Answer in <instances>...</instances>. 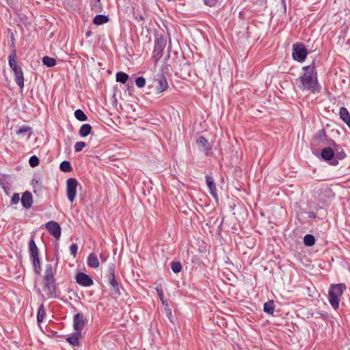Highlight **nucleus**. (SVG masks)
Wrapping results in <instances>:
<instances>
[{
    "label": "nucleus",
    "instance_id": "obj_42",
    "mask_svg": "<svg viewBox=\"0 0 350 350\" xmlns=\"http://www.w3.org/2000/svg\"><path fill=\"white\" fill-rule=\"evenodd\" d=\"M308 217L310 218H316L317 217V215L313 211H310L308 213Z\"/></svg>",
    "mask_w": 350,
    "mask_h": 350
},
{
    "label": "nucleus",
    "instance_id": "obj_25",
    "mask_svg": "<svg viewBox=\"0 0 350 350\" xmlns=\"http://www.w3.org/2000/svg\"><path fill=\"white\" fill-rule=\"evenodd\" d=\"M275 304L273 301H269L264 304L263 310L265 312L272 314L274 312Z\"/></svg>",
    "mask_w": 350,
    "mask_h": 350
},
{
    "label": "nucleus",
    "instance_id": "obj_43",
    "mask_svg": "<svg viewBox=\"0 0 350 350\" xmlns=\"http://www.w3.org/2000/svg\"><path fill=\"white\" fill-rule=\"evenodd\" d=\"M100 260H101L102 262H105L107 260V257L105 256L102 254L100 255Z\"/></svg>",
    "mask_w": 350,
    "mask_h": 350
},
{
    "label": "nucleus",
    "instance_id": "obj_39",
    "mask_svg": "<svg viewBox=\"0 0 350 350\" xmlns=\"http://www.w3.org/2000/svg\"><path fill=\"white\" fill-rule=\"evenodd\" d=\"M70 254L73 256V257H75L76 255H77V250H78V246L77 244L75 243H72L70 246Z\"/></svg>",
    "mask_w": 350,
    "mask_h": 350
},
{
    "label": "nucleus",
    "instance_id": "obj_31",
    "mask_svg": "<svg viewBox=\"0 0 350 350\" xmlns=\"http://www.w3.org/2000/svg\"><path fill=\"white\" fill-rule=\"evenodd\" d=\"M46 315L45 310L43 304H41L38 308V311L37 313V321L38 323H41L43 321L44 317Z\"/></svg>",
    "mask_w": 350,
    "mask_h": 350
},
{
    "label": "nucleus",
    "instance_id": "obj_32",
    "mask_svg": "<svg viewBox=\"0 0 350 350\" xmlns=\"http://www.w3.org/2000/svg\"><path fill=\"white\" fill-rule=\"evenodd\" d=\"M75 116L79 121H86L88 120L87 116L81 109H77L75 111Z\"/></svg>",
    "mask_w": 350,
    "mask_h": 350
},
{
    "label": "nucleus",
    "instance_id": "obj_23",
    "mask_svg": "<svg viewBox=\"0 0 350 350\" xmlns=\"http://www.w3.org/2000/svg\"><path fill=\"white\" fill-rule=\"evenodd\" d=\"M339 115H340V118L347 124L350 123V115H349V113L348 110L347 109V108H345V107H340V111H339Z\"/></svg>",
    "mask_w": 350,
    "mask_h": 350
},
{
    "label": "nucleus",
    "instance_id": "obj_1",
    "mask_svg": "<svg viewBox=\"0 0 350 350\" xmlns=\"http://www.w3.org/2000/svg\"><path fill=\"white\" fill-rule=\"evenodd\" d=\"M304 74L299 77V88L302 91H309L313 94L319 93L321 86L318 81L317 73L314 65L306 66L302 68Z\"/></svg>",
    "mask_w": 350,
    "mask_h": 350
},
{
    "label": "nucleus",
    "instance_id": "obj_17",
    "mask_svg": "<svg viewBox=\"0 0 350 350\" xmlns=\"http://www.w3.org/2000/svg\"><path fill=\"white\" fill-rule=\"evenodd\" d=\"M206 183L208 187L210 193L215 198H217V188L214 180L212 176L206 175L205 176Z\"/></svg>",
    "mask_w": 350,
    "mask_h": 350
},
{
    "label": "nucleus",
    "instance_id": "obj_15",
    "mask_svg": "<svg viewBox=\"0 0 350 350\" xmlns=\"http://www.w3.org/2000/svg\"><path fill=\"white\" fill-rule=\"evenodd\" d=\"M14 74V81L21 88L24 87V77L22 68H18L12 70Z\"/></svg>",
    "mask_w": 350,
    "mask_h": 350
},
{
    "label": "nucleus",
    "instance_id": "obj_21",
    "mask_svg": "<svg viewBox=\"0 0 350 350\" xmlns=\"http://www.w3.org/2000/svg\"><path fill=\"white\" fill-rule=\"evenodd\" d=\"M88 265L91 268H98L99 267V261L96 254L91 253L88 257Z\"/></svg>",
    "mask_w": 350,
    "mask_h": 350
},
{
    "label": "nucleus",
    "instance_id": "obj_29",
    "mask_svg": "<svg viewBox=\"0 0 350 350\" xmlns=\"http://www.w3.org/2000/svg\"><path fill=\"white\" fill-rule=\"evenodd\" d=\"M304 243L306 246H312L315 243V239L312 234H308L304 237Z\"/></svg>",
    "mask_w": 350,
    "mask_h": 350
},
{
    "label": "nucleus",
    "instance_id": "obj_40",
    "mask_svg": "<svg viewBox=\"0 0 350 350\" xmlns=\"http://www.w3.org/2000/svg\"><path fill=\"white\" fill-rule=\"evenodd\" d=\"M19 200H20L19 194L16 193H14V195L12 196V199H11V204H16L18 203Z\"/></svg>",
    "mask_w": 350,
    "mask_h": 350
},
{
    "label": "nucleus",
    "instance_id": "obj_45",
    "mask_svg": "<svg viewBox=\"0 0 350 350\" xmlns=\"http://www.w3.org/2000/svg\"><path fill=\"white\" fill-rule=\"evenodd\" d=\"M85 35L89 37L92 35V32L90 31H88L85 33Z\"/></svg>",
    "mask_w": 350,
    "mask_h": 350
},
{
    "label": "nucleus",
    "instance_id": "obj_37",
    "mask_svg": "<svg viewBox=\"0 0 350 350\" xmlns=\"http://www.w3.org/2000/svg\"><path fill=\"white\" fill-rule=\"evenodd\" d=\"M86 146V143L84 142H78L75 144L74 148L76 152H79L83 150L84 147Z\"/></svg>",
    "mask_w": 350,
    "mask_h": 350
},
{
    "label": "nucleus",
    "instance_id": "obj_13",
    "mask_svg": "<svg viewBox=\"0 0 350 350\" xmlns=\"http://www.w3.org/2000/svg\"><path fill=\"white\" fill-rule=\"evenodd\" d=\"M329 144L332 146L334 148V157L336 159V161H338V160H342L346 157V154L344 150L339 145L336 144L333 139H329Z\"/></svg>",
    "mask_w": 350,
    "mask_h": 350
},
{
    "label": "nucleus",
    "instance_id": "obj_46",
    "mask_svg": "<svg viewBox=\"0 0 350 350\" xmlns=\"http://www.w3.org/2000/svg\"><path fill=\"white\" fill-rule=\"evenodd\" d=\"M139 19H140V20H143V17L141 16L139 17Z\"/></svg>",
    "mask_w": 350,
    "mask_h": 350
},
{
    "label": "nucleus",
    "instance_id": "obj_35",
    "mask_svg": "<svg viewBox=\"0 0 350 350\" xmlns=\"http://www.w3.org/2000/svg\"><path fill=\"white\" fill-rule=\"evenodd\" d=\"M135 85L139 88H144L146 85V79L143 77L136 78Z\"/></svg>",
    "mask_w": 350,
    "mask_h": 350
},
{
    "label": "nucleus",
    "instance_id": "obj_33",
    "mask_svg": "<svg viewBox=\"0 0 350 350\" xmlns=\"http://www.w3.org/2000/svg\"><path fill=\"white\" fill-rule=\"evenodd\" d=\"M327 137L326 132L324 129L318 131L316 133L314 140L323 141Z\"/></svg>",
    "mask_w": 350,
    "mask_h": 350
},
{
    "label": "nucleus",
    "instance_id": "obj_4",
    "mask_svg": "<svg viewBox=\"0 0 350 350\" xmlns=\"http://www.w3.org/2000/svg\"><path fill=\"white\" fill-rule=\"evenodd\" d=\"M307 55L308 51L303 43L296 42L293 44L292 56L294 60L303 62Z\"/></svg>",
    "mask_w": 350,
    "mask_h": 350
},
{
    "label": "nucleus",
    "instance_id": "obj_3",
    "mask_svg": "<svg viewBox=\"0 0 350 350\" xmlns=\"http://www.w3.org/2000/svg\"><path fill=\"white\" fill-rule=\"evenodd\" d=\"M345 289V284H331L329 290V302L334 310L338 308L340 297Z\"/></svg>",
    "mask_w": 350,
    "mask_h": 350
},
{
    "label": "nucleus",
    "instance_id": "obj_44",
    "mask_svg": "<svg viewBox=\"0 0 350 350\" xmlns=\"http://www.w3.org/2000/svg\"><path fill=\"white\" fill-rule=\"evenodd\" d=\"M167 314V317L170 318V317L172 316V312L170 310H168Z\"/></svg>",
    "mask_w": 350,
    "mask_h": 350
},
{
    "label": "nucleus",
    "instance_id": "obj_19",
    "mask_svg": "<svg viewBox=\"0 0 350 350\" xmlns=\"http://www.w3.org/2000/svg\"><path fill=\"white\" fill-rule=\"evenodd\" d=\"M29 255L31 259L39 258V250L33 239L29 243Z\"/></svg>",
    "mask_w": 350,
    "mask_h": 350
},
{
    "label": "nucleus",
    "instance_id": "obj_38",
    "mask_svg": "<svg viewBox=\"0 0 350 350\" xmlns=\"http://www.w3.org/2000/svg\"><path fill=\"white\" fill-rule=\"evenodd\" d=\"M30 131H31V127H29V126H23L20 127L18 130L16 131V134L22 135V134H25Z\"/></svg>",
    "mask_w": 350,
    "mask_h": 350
},
{
    "label": "nucleus",
    "instance_id": "obj_5",
    "mask_svg": "<svg viewBox=\"0 0 350 350\" xmlns=\"http://www.w3.org/2000/svg\"><path fill=\"white\" fill-rule=\"evenodd\" d=\"M166 46V40L163 35H159L155 40L153 50L154 58L157 61L163 56V50Z\"/></svg>",
    "mask_w": 350,
    "mask_h": 350
},
{
    "label": "nucleus",
    "instance_id": "obj_18",
    "mask_svg": "<svg viewBox=\"0 0 350 350\" xmlns=\"http://www.w3.org/2000/svg\"><path fill=\"white\" fill-rule=\"evenodd\" d=\"M16 59V51L14 48V49L12 50V51L8 57L9 66L12 70L21 67L20 65L18 64Z\"/></svg>",
    "mask_w": 350,
    "mask_h": 350
},
{
    "label": "nucleus",
    "instance_id": "obj_14",
    "mask_svg": "<svg viewBox=\"0 0 350 350\" xmlns=\"http://www.w3.org/2000/svg\"><path fill=\"white\" fill-rule=\"evenodd\" d=\"M197 145L199 149L204 152L206 154H208L211 150V147L205 137L200 136L196 140Z\"/></svg>",
    "mask_w": 350,
    "mask_h": 350
},
{
    "label": "nucleus",
    "instance_id": "obj_11",
    "mask_svg": "<svg viewBox=\"0 0 350 350\" xmlns=\"http://www.w3.org/2000/svg\"><path fill=\"white\" fill-rule=\"evenodd\" d=\"M87 323L86 319L84 317L83 314L77 313L74 315L73 317V327L76 332H81L84 327Z\"/></svg>",
    "mask_w": 350,
    "mask_h": 350
},
{
    "label": "nucleus",
    "instance_id": "obj_22",
    "mask_svg": "<svg viewBox=\"0 0 350 350\" xmlns=\"http://www.w3.org/2000/svg\"><path fill=\"white\" fill-rule=\"evenodd\" d=\"M92 127L90 124H83L79 131V134L81 137H85L91 133Z\"/></svg>",
    "mask_w": 350,
    "mask_h": 350
},
{
    "label": "nucleus",
    "instance_id": "obj_47",
    "mask_svg": "<svg viewBox=\"0 0 350 350\" xmlns=\"http://www.w3.org/2000/svg\"><path fill=\"white\" fill-rule=\"evenodd\" d=\"M348 126L349 127L350 129V122L349 124H347Z\"/></svg>",
    "mask_w": 350,
    "mask_h": 350
},
{
    "label": "nucleus",
    "instance_id": "obj_24",
    "mask_svg": "<svg viewBox=\"0 0 350 350\" xmlns=\"http://www.w3.org/2000/svg\"><path fill=\"white\" fill-rule=\"evenodd\" d=\"M108 21V16L105 15L98 14L94 18L93 23L95 25H100L107 23Z\"/></svg>",
    "mask_w": 350,
    "mask_h": 350
},
{
    "label": "nucleus",
    "instance_id": "obj_7",
    "mask_svg": "<svg viewBox=\"0 0 350 350\" xmlns=\"http://www.w3.org/2000/svg\"><path fill=\"white\" fill-rule=\"evenodd\" d=\"M154 81L156 83V88L159 93H161L168 88V83L163 72L155 75Z\"/></svg>",
    "mask_w": 350,
    "mask_h": 350
},
{
    "label": "nucleus",
    "instance_id": "obj_27",
    "mask_svg": "<svg viewBox=\"0 0 350 350\" xmlns=\"http://www.w3.org/2000/svg\"><path fill=\"white\" fill-rule=\"evenodd\" d=\"M129 75L124 72H118L116 73V81L124 84L129 79Z\"/></svg>",
    "mask_w": 350,
    "mask_h": 350
},
{
    "label": "nucleus",
    "instance_id": "obj_2",
    "mask_svg": "<svg viewBox=\"0 0 350 350\" xmlns=\"http://www.w3.org/2000/svg\"><path fill=\"white\" fill-rule=\"evenodd\" d=\"M56 269L53 267L52 265L47 264L46 265L44 275L43 278V291L45 292L48 298L56 297V283L55 274Z\"/></svg>",
    "mask_w": 350,
    "mask_h": 350
},
{
    "label": "nucleus",
    "instance_id": "obj_6",
    "mask_svg": "<svg viewBox=\"0 0 350 350\" xmlns=\"http://www.w3.org/2000/svg\"><path fill=\"white\" fill-rule=\"evenodd\" d=\"M78 181L75 178H70L66 181V193L68 200L72 202L75 198Z\"/></svg>",
    "mask_w": 350,
    "mask_h": 350
},
{
    "label": "nucleus",
    "instance_id": "obj_26",
    "mask_svg": "<svg viewBox=\"0 0 350 350\" xmlns=\"http://www.w3.org/2000/svg\"><path fill=\"white\" fill-rule=\"evenodd\" d=\"M32 263L35 273L40 275L42 271L40 258H36L32 259Z\"/></svg>",
    "mask_w": 350,
    "mask_h": 350
},
{
    "label": "nucleus",
    "instance_id": "obj_12",
    "mask_svg": "<svg viewBox=\"0 0 350 350\" xmlns=\"http://www.w3.org/2000/svg\"><path fill=\"white\" fill-rule=\"evenodd\" d=\"M76 282L81 286L88 287L91 286L94 282L92 279L86 273H79L76 275Z\"/></svg>",
    "mask_w": 350,
    "mask_h": 350
},
{
    "label": "nucleus",
    "instance_id": "obj_30",
    "mask_svg": "<svg viewBox=\"0 0 350 350\" xmlns=\"http://www.w3.org/2000/svg\"><path fill=\"white\" fill-rule=\"evenodd\" d=\"M59 169L61 171L64 172H70L72 171V167L69 161H64L60 163Z\"/></svg>",
    "mask_w": 350,
    "mask_h": 350
},
{
    "label": "nucleus",
    "instance_id": "obj_20",
    "mask_svg": "<svg viewBox=\"0 0 350 350\" xmlns=\"http://www.w3.org/2000/svg\"><path fill=\"white\" fill-rule=\"evenodd\" d=\"M81 336V332H75L71 336H69L66 338V340L72 346H78L79 345V340Z\"/></svg>",
    "mask_w": 350,
    "mask_h": 350
},
{
    "label": "nucleus",
    "instance_id": "obj_28",
    "mask_svg": "<svg viewBox=\"0 0 350 350\" xmlns=\"http://www.w3.org/2000/svg\"><path fill=\"white\" fill-rule=\"evenodd\" d=\"M42 63L47 67L51 68L55 66L56 61L54 58L50 57L49 56H44L42 57Z\"/></svg>",
    "mask_w": 350,
    "mask_h": 350
},
{
    "label": "nucleus",
    "instance_id": "obj_34",
    "mask_svg": "<svg viewBox=\"0 0 350 350\" xmlns=\"http://www.w3.org/2000/svg\"><path fill=\"white\" fill-rule=\"evenodd\" d=\"M171 269L176 273H179L182 269V265L180 262L173 261L171 262Z\"/></svg>",
    "mask_w": 350,
    "mask_h": 350
},
{
    "label": "nucleus",
    "instance_id": "obj_16",
    "mask_svg": "<svg viewBox=\"0 0 350 350\" xmlns=\"http://www.w3.org/2000/svg\"><path fill=\"white\" fill-rule=\"evenodd\" d=\"M33 203L32 195L29 191H25L23 193L21 198V204L27 209L31 208Z\"/></svg>",
    "mask_w": 350,
    "mask_h": 350
},
{
    "label": "nucleus",
    "instance_id": "obj_8",
    "mask_svg": "<svg viewBox=\"0 0 350 350\" xmlns=\"http://www.w3.org/2000/svg\"><path fill=\"white\" fill-rule=\"evenodd\" d=\"M321 158L332 165H337L338 161H336V159L334 157V148L326 147L322 149L321 153Z\"/></svg>",
    "mask_w": 350,
    "mask_h": 350
},
{
    "label": "nucleus",
    "instance_id": "obj_36",
    "mask_svg": "<svg viewBox=\"0 0 350 350\" xmlns=\"http://www.w3.org/2000/svg\"><path fill=\"white\" fill-rule=\"evenodd\" d=\"M29 163L31 167H35L39 165V159L35 155L31 156L29 158Z\"/></svg>",
    "mask_w": 350,
    "mask_h": 350
},
{
    "label": "nucleus",
    "instance_id": "obj_48",
    "mask_svg": "<svg viewBox=\"0 0 350 350\" xmlns=\"http://www.w3.org/2000/svg\"><path fill=\"white\" fill-rule=\"evenodd\" d=\"M96 1H97L98 3H100V0H96Z\"/></svg>",
    "mask_w": 350,
    "mask_h": 350
},
{
    "label": "nucleus",
    "instance_id": "obj_41",
    "mask_svg": "<svg viewBox=\"0 0 350 350\" xmlns=\"http://www.w3.org/2000/svg\"><path fill=\"white\" fill-rule=\"evenodd\" d=\"M204 1L206 5L212 7L216 5L218 0H204Z\"/></svg>",
    "mask_w": 350,
    "mask_h": 350
},
{
    "label": "nucleus",
    "instance_id": "obj_9",
    "mask_svg": "<svg viewBox=\"0 0 350 350\" xmlns=\"http://www.w3.org/2000/svg\"><path fill=\"white\" fill-rule=\"evenodd\" d=\"M108 271H109L108 281L112 288V292L114 294L120 295V291L118 283L115 278V267L113 265H111V266L109 267Z\"/></svg>",
    "mask_w": 350,
    "mask_h": 350
},
{
    "label": "nucleus",
    "instance_id": "obj_10",
    "mask_svg": "<svg viewBox=\"0 0 350 350\" xmlns=\"http://www.w3.org/2000/svg\"><path fill=\"white\" fill-rule=\"evenodd\" d=\"M45 228L56 239H59L60 238L61 227L57 222L54 221H48L45 224Z\"/></svg>",
    "mask_w": 350,
    "mask_h": 350
}]
</instances>
